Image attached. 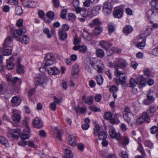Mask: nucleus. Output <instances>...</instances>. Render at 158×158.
I'll return each instance as SVG.
<instances>
[{"label": "nucleus", "instance_id": "obj_44", "mask_svg": "<svg viewBox=\"0 0 158 158\" xmlns=\"http://www.w3.org/2000/svg\"><path fill=\"white\" fill-rule=\"evenodd\" d=\"M109 34H111L114 30V27L112 23H110L108 25Z\"/></svg>", "mask_w": 158, "mask_h": 158}, {"label": "nucleus", "instance_id": "obj_57", "mask_svg": "<svg viewBox=\"0 0 158 158\" xmlns=\"http://www.w3.org/2000/svg\"><path fill=\"white\" fill-rule=\"evenodd\" d=\"M69 28V27L66 24H63L62 26L61 29L64 31H68Z\"/></svg>", "mask_w": 158, "mask_h": 158}, {"label": "nucleus", "instance_id": "obj_43", "mask_svg": "<svg viewBox=\"0 0 158 158\" xmlns=\"http://www.w3.org/2000/svg\"><path fill=\"white\" fill-rule=\"evenodd\" d=\"M145 40L143 39V40L139 42L137 45V47L140 49H143L145 46Z\"/></svg>", "mask_w": 158, "mask_h": 158}, {"label": "nucleus", "instance_id": "obj_39", "mask_svg": "<svg viewBox=\"0 0 158 158\" xmlns=\"http://www.w3.org/2000/svg\"><path fill=\"white\" fill-rule=\"evenodd\" d=\"M68 20L71 22H73L76 18L75 15L73 13H69L68 15Z\"/></svg>", "mask_w": 158, "mask_h": 158}, {"label": "nucleus", "instance_id": "obj_17", "mask_svg": "<svg viewBox=\"0 0 158 158\" xmlns=\"http://www.w3.org/2000/svg\"><path fill=\"white\" fill-rule=\"evenodd\" d=\"M146 79L142 78V77H140L137 78L138 85L139 88H142L145 86Z\"/></svg>", "mask_w": 158, "mask_h": 158}, {"label": "nucleus", "instance_id": "obj_18", "mask_svg": "<svg viewBox=\"0 0 158 158\" xmlns=\"http://www.w3.org/2000/svg\"><path fill=\"white\" fill-rule=\"evenodd\" d=\"M137 84V81L134 78H131L130 79V86L133 88L132 91L135 93H136L137 89H134V88Z\"/></svg>", "mask_w": 158, "mask_h": 158}, {"label": "nucleus", "instance_id": "obj_21", "mask_svg": "<svg viewBox=\"0 0 158 158\" xmlns=\"http://www.w3.org/2000/svg\"><path fill=\"white\" fill-rule=\"evenodd\" d=\"M58 35L59 38L61 40H64L67 38V35L66 32L60 29H59Z\"/></svg>", "mask_w": 158, "mask_h": 158}, {"label": "nucleus", "instance_id": "obj_7", "mask_svg": "<svg viewBox=\"0 0 158 158\" xmlns=\"http://www.w3.org/2000/svg\"><path fill=\"white\" fill-rule=\"evenodd\" d=\"M109 134L111 138L112 139H115L118 140L121 139L120 134L116 132V131L114 128H111L109 131Z\"/></svg>", "mask_w": 158, "mask_h": 158}, {"label": "nucleus", "instance_id": "obj_6", "mask_svg": "<svg viewBox=\"0 0 158 158\" xmlns=\"http://www.w3.org/2000/svg\"><path fill=\"white\" fill-rule=\"evenodd\" d=\"M150 117L146 112H144L143 114L141 116L137 119V122L140 124H142L143 121H145L147 123H148L150 121L149 118Z\"/></svg>", "mask_w": 158, "mask_h": 158}, {"label": "nucleus", "instance_id": "obj_13", "mask_svg": "<svg viewBox=\"0 0 158 158\" xmlns=\"http://www.w3.org/2000/svg\"><path fill=\"white\" fill-rule=\"evenodd\" d=\"M21 102V99L17 96L14 97L12 98L11 103V105L13 107L19 106Z\"/></svg>", "mask_w": 158, "mask_h": 158}, {"label": "nucleus", "instance_id": "obj_34", "mask_svg": "<svg viewBox=\"0 0 158 158\" xmlns=\"http://www.w3.org/2000/svg\"><path fill=\"white\" fill-rule=\"evenodd\" d=\"M101 23L98 19H95L93 20L92 22L89 24V25L91 27H93L94 25L99 26Z\"/></svg>", "mask_w": 158, "mask_h": 158}, {"label": "nucleus", "instance_id": "obj_20", "mask_svg": "<svg viewBox=\"0 0 158 158\" xmlns=\"http://www.w3.org/2000/svg\"><path fill=\"white\" fill-rule=\"evenodd\" d=\"M68 142L69 144L73 147H75L76 145V138L73 135H69L68 137Z\"/></svg>", "mask_w": 158, "mask_h": 158}, {"label": "nucleus", "instance_id": "obj_58", "mask_svg": "<svg viewBox=\"0 0 158 158\" xmlns=\"http://www.w3.org/2000/svg\"><path fill=\"white\" fill-rule=\"evenodd\" d=\"M111 10L112 9L103 8V11L105 15L110 14L111 12Z\"/></svg>", "mask_w": 158, "mask_h": 158}, {"label": "nucleus", "instance_id": "obj_61", "mask_svg": "<svg viewBox=\"0 0 158 158\" xmlns=\"http://www.w3.org/2000/svg\"><path fill=\"white\" fill-rule=\"evenodd\" d=\"M73 4L75 8L78 7L79 6V2L78 0H73Z\"/></svg>", "mask_w": 158, "mask_h": 158}, {"label": "nucleus", "instance_id": "obj_49", "mask_svg": "<svg viewBox=\"0 0 158 158\" xmlns=\"http://www.w3.org/2000/svg\"><path fill=\"white\" fill-rule=\"evenodd\" d=\"M112 115L111 113L106 112L104 115V118L107 120H110L112 118Z\"/></svg>", "mask_w": 158, "mask_h": 158}, {"label": "nucleus", "instance_id": "obj_26", "mask_svg": "<svg viewBox=\"0 0 158 158\" xmlns=\"http://www.w3.org/2000/svg\"><path fill=\"white\" fill-rule=\"evenodd\" d=\"M82 34L83 38L86 41H90L92 40L91 35L87 31H84Z\"/></svg>", "mask_w": 158, "mask_h": 158}, {"label": "nucleus", "instance_id": "obj_22", "mask_svg": "<svg viewBox=\"0 0 158 158\" xmlns=\"http://www.w3.org/2000/svg\"><path fill=\"white\" fill-rule=\"evenodd\" d=\"M14 61L13 57H10L9 59L7 60L6 68L8 70L11 69L13 68L14 65L13 62Z\"/></svg>", "mask_w": 158, "mask_h": 158}, {"label": "nucleus", "instance_id": "obj_48", "mask_svg": "<svg viewBox=\"0 0 158 158\" xmlns=\"http://www.w3.org/2000/svg\"><path fill=\"white\" fill-rule=\"evenodd\" d=\"M91 65L90 63H86L85 64V69L89 73L92 72V68Z\"/></svg>", "mask_w": 158, "mask_h": 158}, {"label": "nucleus", "instance_id": "obj_14", "mask_svg": "<svg viewBox=\"0 0 158 158\" xmlns=\"http://www.w3.org/2000/svg\"><path fill=\"white\" fill-rule=\"evenodd\" d=\"M10 134L15 138H18L20 135L21 132L20 129L17 128L9 131Z\"/></svg>", "mask_w": 158, "mask_h": 158}, {"label": "nucleus", "instance_id": "obj_24", "mask_svg": "<svg viewBox=\"0 0 158 158\" xmlns=\"http://www.w3.org/2000/svg\"><path fill=\"white\" fill-rule=\"evenodd\" d=\"M21 2L23 5L28 8L33 7L32 5H31V4L35 3L30 0H22Z\"/></svg>", "mask_w": 158, "mask_h": 158}, {"label": "nucleus", "instance_id": "obj_2", "mask_svg": "<svg viewBox=\"0 0 158 158\" xmlns=\"http://www.w3.org/2000/svg\"><path fill=\"white\" fill-rule=\"evenodd\" d=\"M26 31L27 30L25 27L18 30H15L13 34V37L15 38L17 41L22 43L27 44L29 42V39L27 35H23L22 39L20 37V36L23 34L26 33Z\"/></svg>", "mask_w": 158, "mask_h": 158}, {"label": "nucleus", "instance_id": "obj_30", "mask_svg": "<svg viewBox=\"0 0 158 158\" xmlns=\"http://www.w3.org/2000/svg\"><path fill=\"white\" fill-rule=\"evenodd\" d=\"M143 72L144 74L141 77L143 78L147 79L148 78L149 75L151 74L150 70L149 69H144L143 70Z\"/></svg>", "mask_w": 158, "mask_h": 158}, {"label": "nucleus", "instance_id": "obj_32", "mask_svg": "<svg viewBox=\"0 0 158 158\" xmlns=\"http://www.w3.org/2000/svg\"><path fill=\"white\" fill-rule=\"evenodd\" d=\"M95 79L97 81V83L99 85H101L103 82V78L100 75H99L95 76Z\"/></svg>", "mask_w": 158, "mask_h": 158}, {"label": "nucleus", "instance_id": "obj_8", "mask_svg": "<svg viewBox=\"0 0 158 158\" xmlns=\"http://www.w3.org/2000/svg\"><path fill=\"white\" fill-rule=\"evenodd\" d=\"M30 132V130L29 127L27 124L26 125V128L23 130V133L21 136V138L23 140H25L28 139Z\"/></svg>", "mask_w": 158, "mask_h": 158}, {"label": "nucleus", "instance_id": "obj_63", "mask_svg": "<svg viewBox=\"0 0 158 158\" xmlns=\"http://www.w3.org/2000/svg\"><path fill=\"white\" fill-rule=\"evenodd\" d=\"M87 47L86 46L84 45L82 46H80V51L83 53H85L86 51Z\"/></svg>", "mask_w": 158, "mask_h": 158}, {"label": "nucleus", "instance_id": "obj_31", "mask_svg": "<svg viewBox=\"0 0 158 158\" xmlns=\"http://www.w3.org/2000/svg\"><path fill=\"white\" fill-rule=\"evenodd\" d=\"M132 31L133 28L131 26L129 25H126L123 29V32L127 34L131 33Z\"/></svg>", "mask_w": 158, "mask_h": 158}, {"label": "nucleus", "instance_id": "obj_19", "mask_svg": "<svg viewBox=\"0 0 158 158\" xmlns=\"http://www.w3.org/2000/svg\"><path fill=\"white\" fill-rule=\"evenodd\" d=\"M156 111V106L154 105H152L150 106L149 109L147 110L146 112L148 115L151 117L154 115V113Z\"/></svg>", "mask_w": 158, "mask_h": 158}, {"label": "nucleus", "instance_id": "obj_54", "mask_svg": "<svg viewBox=\"0 0 158 158\" xmlns=\"http://www.w3.org/2000/svg\"><path fill=\"white\" fill-rule=\"evenodd\" d=\"M158 128L157 126H154L150 128V131L152 134H155L158 131Z\"/></svg>", "mask_w": 158, "mask_h": 158}, {"label": "nucleus", "instance_id": "obj_42", "mask_svg": "<svg viewBox=\"0 0 158 158\" xmlns=\"http://www.w3.org/2000/svg\"><path fill=\"white\" fill-rule=\"evenodd\" d=\"M16 14L17 15H20L23 13V10L22 8L20 6H17L15 8Z\"/></svg>", "mask_w": 158, "mask_h": 158}, {"label": "nucleus", "instance_id": "obj_35", "mask_svg": "<svg viewBox=\"0 0 158 158\" xmlns=\"http://www.w3.org/2000/svg\"><path fill=\"white\" fill-rule=\"evenodd\" d=\"M100 140H103L107 138L106 134L104 132L101 131L98 133L97 135Z\"/></svg>", "mask_w": 158, "mask_h": 158}, {"label": "nucleus", "instance_id": "obj_45", "mask_svg": "<svg viewBox=\"0 0 158 158\" xmlns=\"http://www.w3.org/2000/svg\"><path fill=\"white\" fill-rule=\"evenodd\" d=\"M110 120L111 123L113 124H118L120 123V121L118 118H111Z\"/></svg>", "mask_w": 158, "mask_h": 158}, {"label": "nucleus", "instance_id": "obj_60", "mask_svg": "<svg viewBox=\"0 0 158 158\" xmlns=\"http://www.w3.org/2000/svg\"><path fill=\"white\" fill-rule=\"evenodd\" d=\"M3 53L6 56L9 55L11 53V50L8 49H5L3 52Z\"/></svg>", "mask_w": 158, "mask_h": 158}, {"label": "nucleus", "instance_id": "obj_33", "mask_svg": "<svg viewBox=\"0 0 158 158\" xmlns=\"http://www.w3.org/2000/svg\"><path fill=\"white\" fill-rule=\"evenodd\" d=\"M44 76L43 75L39 77L38 78H36L35 80V85H38L39 84H42L44 81Z\"/></svg>", "mask_w": 158, "mask_h": 158}, {"label": "nucleus", "instance_id": "obj_4", "mask_svg": "<svg viewBox=\"0 0 158 158\" xmlns=\"http://www.w3.org/2000/svg\"><path fill=\"white\" fill-rule=\"evenodd\" d=\"M123 114L124 120L129 123L131 118L134 116V114L131 112L130 108L128 106H126L124 109Z\"/></svg>", "mask_w": 158, "mask_h": 158}, {"label": "nucleus", "instance_id": "obj_9", "mask_svg": "<svg viewBox=\"0 0 158 158\" xmlns=\"http://www.w3.org/2000/svg\"><path fill=\"white\" fill-rule=\"evenodd\" d=\"M123 12L122 8L118 7H115L113 12V16L115 18H120L123 15Z\"/></svg>", "mask_w": 158, "mask_h": 158}, {"label": "nucleus", "instance_id": "obj_1", "mask_svg": "<svg viewBox=\"0 0 158 158\" xmlns=\"http://www.w3.org/2000/svg\"><path fill=\"white\" fill-rule=\"evenodd\" d=\"M109 65L114 69V74L118 79L115 80L116 84L123 85L126 83L127 76L125 75L124 70L127 65L126 61L124 59L119 58L115 59L113 62H109Z\"/></svg>", "mask_w": 158, "mask_h": 158}, {"label": "nucleus", "instance_id": "obj_11", "mask_svg": "<svg viewBox=\"0 0 158 158\" xmlns=\"http://www.w3.org/2000/svg\"><path fill=\"white\" fill-rule=\"evenodd\" d=\"M79 70V66L77 64H75L72 69V75L75 77L77 78L78 77V73Z\"/></svg>", "mask_w": 158, "mask_h": 158}, {"label": "nucleus", "instance_id": "obj_51", "mask_svg": "<svg viewBox=\"0 0 158 158\" xmlns=\"http://www.w3.org/2000/svg\"><path fill=\"white\" fill-rule=\"evenodd\" d=\"M52 2L54 7L57 8L60 4L59 0H52Z\"/></svg>", "mask_w": 158, "mask_h": 158}, {"label": "nucleus", "instance_id": "obj_56", "mask_svg": "<svg viewBox=\"0 0 158 158\" xmlns=\"http://www.w3.org/2000/svg\"><path fill=\"white\" fill-rule=\"evenodd\" d=\"M144 144L145 146L151 148L152 147L153 144L149 140H146L144 141Z\"/></svg>", "mask_w": 158, "mask_h": 158}, {"label": "nucleus", "instance_id": "obj_38", "mask_svg": "<svg viewBox=\"0 0 158 158\" xmlns=\"http://www.w3.org/2000/svg\"><path fill=\"white\" fill-rule=\"evenodd\" d=\"M112 5L111 2H106L103 4V8L112 9Z\"/></svg>", "mask_w": 158, "mask_h": 158}, {"label": "nucleus", "instance_id": "obj_59", "mask_svg": "<svg viewBox=\"0 0 158 158\" xmlns=\"http://www.w3.org/2000/svg\"><path fill=\"white\" fill-rule=\"evenodd\" d=\"M120 128L122 131L124 132L127 130L126 125L124 123H122L120 125Z\"/></svg>", "mask_w": 158, "mask_h": 158}, {"label": "nucleus", "instance_id": "obj_64", "mask_svg": "<svg viewBox=\"0 0 158 158\" xmlns=\"http://www.w3.org/2000/svg\"><path fill=\"white\" fill-rule=\"evenodd\" d=\"M152 54L154 56H158V46L153 49Z\"/></svg>", "mask_w": 158, "mask_h": 158}, {"label": "nucleus", "instance_id": "obj_53", "mask_svg": "<svg viewBox=\"0 0 158 158\" xmlns=\"http://www.w3.org/2000/svg\"><path fill=\"white\" fill-rule=\"evenodd\" d=\"M67 11L65 9H63L62 10L61 12L60 16L61 18L64 19L67 15Z\"/></svg>", "mask_w": 158, "mask_h": 158}, {"label": "nucleus", "instance_id": "obj_62", "mask_svg": "<svg viewBox=\"0 0 158 158\" xmlns=\"http://www.w3.org/2000/svg\"><path fill=\"white\" fill-rule=\"evenodd\" d=\"M101 9V6L98 5H96L94 6L92 8V10L93 11H95L98 12Z\"/></svg>", "mask_w": 158, "mask_h": 158}, {"label": "nucleus", "instance_id": "obj_37", "mask_svg": "<svg viewBox=\"0 0 158 158\" xmlns=\"http://www.w3.org/2000/svg\"><path fill=\"white\" fill-rule=\"evenodd\" d=\"M102 127L98 125H96L94 128V133L95 135H97L101 130Z\"/></svg>", "mask_w": 158, "mask_h": 158}, {"label": "nucleus", "instance_id": "obj_41", "mask_svg": "<svg viewBox=\"0 0 158 158\" xmlns=\"http://www.w3.org/2000/svg\"><path fill=\"white\" fill-rule=\"evenodd\" d=\"M46 15L47 17L50 19L51 20L54 19V13L52 11H48Z\"/></svg>", "mask_w": 158, "mask_h": 158}, {"label": "nucleus", "instance_id": "obj_50", "mask_svg": "<svg viewBox=\"0 0 158 158\" xmlns=\"http://www.w3.org/2000/svg\"><path fill=\"white\" fill-rule=\"evenodd\" d=\"M89 108L91 110L95 112L100 111V108H97L95 106H90Z\"/></svg>", "mask_w": 158, "mask_h": 158}, {"label": "nucleus", "instance_id": "obj_29", "mask_svg": "<svg viewBox=\"0 0 158 158\" xmlns=\"http://www.w3.org/2000/svg\"><path fill=\"white\" fill-rule=\"evenodd\" d=\"M12 41V38L10 36H8L5 40L3 46L5 48L8 47Z\"/></svg>", "mask_w": 158, "mask_h": 158}, {"label": "nucleus", "instance_id": "obj_25", "mask_svg": "<svg viewBox=\"0 0 158 158\" xmlns=\"http://www.w3.org/2000/svg\"><path fill=\"white\" fill-rule=\"evenodd\" d=\"M64 153L65 155L63 158H73V155L70 150L65 149L64 150Z\"/></svg>", "mask_w": 158, "mask_h": 158}, {"label": "nucleus", "instance_id": "obj_10", "mask_svg": "<svg viewBox=\"0 0 158 158\" xmlns=\"http://www.w3.org/2000/svg\"><path fill=\"white\" fill-rule=\"evenodd\" d=\"M82 99L86 104L91 105L93 103L94 97L93 96H87L86 95L84 94L82 96Z\"/></svg>", "mask_w": 158, "mask_h": 158}, {"label": "nucleus", "instance_id": "obj_3", "mask_svg": "<svg viewBox=\"0 0 158 158\" xmlns=\"http://www.w3.org/2000/svg\"><path fill=\"white\" fill-rule=\"evenodd\" d=\"M90 63L92 67L96 70L98 73L103 72L104 65L100 61L96 59H93L90 60Z\"/></svg>", "mask_w": 158, "mask_h": 158}, {"label": "nucleus", "instance_id": "obj_47", "mask_svg": "<svg viewBox=\"0 0 158 158\" xmlns=\"http://www.w3.org/2000/svg\"><path fill=\"white\" fill-rule=\"evenodd\" d=\"M43 32L44 33L46 34L48 38H50L52 37L51 35L49 33V30L48 29L45 28L43 30Z\"/></svg>", "mask_w": 158, "mask_h": 158}, {"label": "nucleus", "instance_id": "obj_46", "mask_svg": "<svg viewBox=\"0 0 158 158\" xmlns=\"http://www.w3.org/2000/svg\"><path fill=\"white\" fill-rule=\"evenodd\" d=\"M81 15L83 17H86L88 15V12L86 9L82 8Z\"/></svg>", "mask_w": 158, "mask_h": 158}, {"label": "nucleus", "instance_id": "obj_27", "mask_svg": "<svg viewBox=\"0 0 158 158\" xmlns=\"http://www.w3.org/2000/svg\"><path fill=\"white\" fill-rule=\"evenodd\" d=\"M102 28L100 26L96 27L92 32V34L96 35H98L102 31Z\"/></svg>", "mask_w": 158, "mask_h": 158}, {"label": "nucleus", "instance_id": "obj_55", "mask_svg": "<svg viewBox=\"0 0 158 158\" xmlns=\"http://www.w3.org/2000/svg\"><path fill=\"white\" fill-rule=\"evenodd\" d=\"M118 90V89L115 86H112L110 88V93H115Z\"/></svg>", "mask_w": 158, "mask_h": 158}, {"label": "nucleus", "instance_id": "obj_23", "mask_svg": "<svg viewBox=\"0 0 158 158\" xmlns=\"http://www.w3.org/2000/svg\"><path fill=\"white\" fill-rule=\"evenodd\" d=\"M100 45L105 49L107 50L109 48L112 46V44L108 43L104 40H102L99 42Z\"/></svg>", "mask_w": 158, "mask_h": 158}, {"label": "nucleus", "instance_id": "obj_16", "mask_svg": "<svg viewBox=\"0 0 158 158\" xmlns=\"http://www.w3.org/2000/svg\"><path fill=\"white\" fill-rule=\"evenodd\" d=\"M21 60L18 59L17 61V72L19 74H21L24 73V67L20 64Z\"/></svg>", "mask_w": 158, "mask_h": 158}, {"label": "nucleus", "instance_id": "obj_40", "mask_svg": "<svg viewBox=\"0 0 158 158\" xmlns=\"http://www.w3.org/2000/svg\"><path fill=\"white\" fill-rule=\"evenodd\" d=\"M96 54L98 57L102 58L104 55L103 51L101 49H98L96 51Z\"/></svg>", "mask_w": 158, "mask_h": 158}, {"label": "nucleus", "instance_id": "obj_15", "mask_svg": "<svg viewBox=\"0 0 158 158\" xmlns=\"http://www.w3.org/2000/svg\"><path fill=\"white\" fill-rule=\"evenodd\" d=\"M34 127L37 128H40L43 127V125L40 118L36 117L33 121Z\"/></svg>", "mask_w": 158, "mask_h": 158}, {"label": "nucleus", "instance_id": "obj_5", "mask_svg": "<svg viewBox=\"0 0 158 158\" xmlns=\"http://www.w3.org/2000/svg\"><path fill=\"white\" fill-rule=\"evenodd\" d=\"M55 56L52 53H48L46 54L44 60L45 61L46 67H48L54 63Z\"/></svg>", "mask_w": 158, "mask_h": 158}, {"label": "nucleus", "instance_id": "obj_12", "mask_svg": "<svg viewBox=\"0 0 158 158\" xmlns=\"http://www.w3.org/2000/svg\"><path fill=\"white\" fill-rule=\"evenodd\" d=\"M47 70L48 73L50 75H57L60 73L59 69L56 67H48L47 68Z\"/></svg>", "mask_w": 158, "mask_h": 158}, {"label": "nucleus", "instance_id": "obj_28", "mask_svg": "<svg viewBox=\"0 0 158 158\" xmlns=\"http://www.w3.org/2000/svg\"><path fill=\"white\" fill-rule=\"evenodd\" d=\"M13 111L12 113V118L13 120L15 122H19L20 119V117L19 115L16 113L15 110H13Z\"/></svg>", "mask_w": 158, "mask_h": 158}, {"label": "nucleus", "instance_id": "obj_52", "mask_svg": "<svg viewBox=\"0 0 158 158\" xmlns=\"http://www.w3.org/2000/svg\"><path fill=\"white\" fill-rule=\"evenodd\" d=\"M139 146L138 148V150L140 151V153L143 155V156L145 155L144 151L143 149L142 145L140 143H139Z\"/></svg>", "mask_w": 158, "mask_h": 158}, {"label": "nucleus", "instance_id": "obj_36", "mask_svg": "<svg viewBox=\"0 0 158 158\" xmlns=\"http://www.w3.org/2000/svg\"><path fill=\"white\" fill-rule=\"evenodd\" d=\"M0 143L6 147L8 144L7 140L4 137L1 136H0Z\"/></svg>", "mask_w": 158, "mask_h": 158}]
</instances>
